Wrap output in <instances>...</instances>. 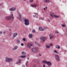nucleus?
Here are the masks:
<instances>
[{
    "mask_svg": "<svg viewBox=\"0 0 67 67\" xmlns=\"http://www.w3.org/2000/svg\"><path fill=\"white\" fill-rule=\"evenodd\" d=\"M50 16L52 17H54L55 18H59V16L58 15H55L54 13H50Z\"/></svg>",
    "mask_w": 67,
    "mask_h": 67,
    "instance_id": "obj_1",
    "label": "nucleus"
},
{
    "mask_svg": "<svg viewBox=\"0 0 67 67\" xmlns=\"http://www.w3.org/2000/svg\"><path fill=\"white\" fill-rule=\"evenodd\" d=\"M24 21L25 22V24L26 25H29V24H30V23H29V20L27 19H25L24 20Z\"/></svg>",
    "mask_w": 67,
    "mask_h": 67,
    "instance_id": "obj_2",
    "label": "nucleus"
},
{
    "mask_svg": "<svg viewBox=\"0 0 67 67\" xmlns=\"http://www.w3.org/2000/svg\"><path fill=\"white\" fill-rule=\"evenodd\" d=\"M5 60L6 62H12L13 60V59L9 58L8 57H6L5 59Z\"/></svg>",
    "mask_w": 67,
    "mask_h": 67,
    "instance_id": "obj_3",
    "label": "nucleus"
},
{
    "mask_svg": "<svg viewBox=\"0 0 67 67\" xmlns=\"http://www.w3.org/2000/svg\"><path fill=\"white\" fill-rule=\"evenodd\" d=\"M40 40H42V42H44L46 40V38L45 37H42L40 38Z\"/></svg>",
    "mask_w": 67,
    "mask_h": 67,
    "instance_id": "obj_4",
    "label": "nucleus"
},
{
    "mask_svg": "<svg viewBox=\"0 0 67 67\" xmlns=\"http://www.w3.org/2000/svg\"><path fill=\"white\" fill-rule=\"evenodd\" d=\"M55 59L57 61H59V60H60V59H59V57L58 56V55H55Z\"/></svg>",
    "mask_w": 67,
    "mask_h": 67,
    "instance_id": "obj_5",
    "label": "nucleus"
},
{
    "mask_svg": "<svg viewBox=\"0 0 67 67\" xmlns=\"http://www.w3.org/2000/svg\"><path fill=\"white\" fill-rule=\"evenodd\" d=\"M32 46V44L30 43H28L27 45V47H29V48H30L31 46Z\"/></svg>",
    "mask_w": 67,
    "mask_h": 67,
    "instance_id": "obj_6",
    "label": "nucleus"
},
{
    "mask_svg": "<svg viewBox=\"0 0 67 67\" xmlns=\"http://www.w3.org/2000/svg\"><path fill=\"white\" fill-rule=\"evenodd\" d=\"M30 6L32 7V8H36V4H31Z\"/></svg>",
    "mask_w": 67,
    "mask_h": 67,
    "instance_id": "obj_7",
    "label": "nucleus"
},
{
    "mask_svg": "<svg viewBox=\"0 0 67 67\" xmlns=\"http://www.w3.org/2000/svg\"><path fill=\"white\" fill-rule=\"evenodd\" d=\"M39 30L41 31H44V29H43L42 27L41 26H40L39 27Z\"/></svg>",
    "mask_w": 67,
    "mask_h": 67,
    "instance_id": "obj_8",
    "label": "nucleus"
},
{
    "mask_svg": "<svg viewBox=\"0 0 67 67\" xmlns=\"http://www.w3.org/2000/svg\"><path fill=\"white\" fill-rule=\"evenodd\" d=\"M5 19L7 20H10V19H11V18L10 17V16H7L6 17Z\"/></svg>",
    "mask_w": 67,
    "mask_h": 67,
    "instance_id": "obj_9",
    "label": "nucleus"
},
{
    "mask_svg": "<svg viewBox=\"0 0 67 67\" xmlns=\"http://www.w3.org/2000/svg\"><path fill=\"white\" fill-rule=\"evenodd\" d=\"M15 9V8L14 7H13L9 9L10 10V11H13Z\"/></svg>",
    "mask_w": 67,
    "mask_h": 67,
    "instance_id": "obj_10",
    "label": "nucleus"
},
{
    "mask_svg": "<svg viewBox=\"0 0 67 67\" xmlns=\"http://www.w3.org/2000/svg\"><path fill=\"white\" fill-rule=\"evenodd\" d=\"M32 51L34 52H36V49L35 48H32Z\"/></svg>",
    "mask_w": 67,
    "mask_h": 67,
    "instance_id": "obj_11",
    "label": "nucleus"
},
{
    "mask_svg": "<svg viewBox=\"0 0 67 67\" xmlns=\"http://www.w3.org/2000/svg\"><path fill=\"white\" fill-rule=\"evenodd\" d=\"M18 47L17 46H15V47H14V48H13L12 49L13 51H15V50H16L17 49H18Z\"/></svg>",
    "mask_w": 67,
    "mask_h": 67,
    "instance_id": "obj_12",
    "label": "nucleus"
},
{
    "mask_svg": "<svg viewBox=\"0 0 67 67\" xmlns=\"http://www.w3.org/2000/svg\"><path fill=\"white\" fill-rule=\"evenodd\" d=\"M47 64L49 66H51L52 65V63L50 62H48Z\"/></svg>",
    "mask_w": 67,
    "mask_h": 67,
    "instance_id": "obj_13",
    "label": "nucleus"
},
{
    "mask_svg": "<svg viewBox=\"0 0 67 67\" xmlns=\"http://www.w3.org/2000/svg\"><path fill=\"white\" fill-rule=\"evenodd\" d=\"M18 35V34L17 33H15L14 34V35L13 36V38H14V37H15L16 36V35Z\"/></svg>",
    "mask_w": 67,
    "mask_h": 67,
    "instance_id": "obj_14",
    "label": "nucleus"
},
{
    "mask_svg": "<svg viewBox=\"0 0 67 67\" xmlns=\"http://www.w3.org/2000/svg\"><path fill=\"white\" fill-rule=\"evenodd\" d=\"M49 36L50 39H52V38L54 37V35L51 34Z\"/></svg>",
    "mask_w": 67,
    "mask_h": 67,
    "instance_id": "obj_15",
    "label": "nucleus"
},
{
    "mask_svg": "<svg viewBox=\"0 0 67 67\" xmlns=\"http://www.w3.org/2000/svg\"><path fill=\"white\" fill-rule=\"evenodd\" d=\"M47 62L46 61V60H43V64H47V62Z\"/></svg>",
    "mask_w": 67,
    "mask_h": 67,
    "instance_id": "obj_16",
    "label": "nucleus"
},
{
    "mask_svg": "<svg viewBox=\"0 0 67 67\" xmlns=\"http://www.w3.org/2000/svg\"><path fill=\"white\" fill-rule=\"evenodd\" d=\"M44 1L46 3H49V0H44Z\"/></svg>",
    "mask_w": 67,
    "mask_h": 67,
    "instance_id": "obj_17",
    "label": "nucleus"
},
{
    "mask_svg": "<svg viewBox=\"0 0 67 67\" xmlns=\"http://www.w3.org/2000/svg\"><path fill=\"white\" fill-rule=\"evenodd\" d=\"M55 47L57 49H60V46H59L57 45L55 46Z\"/></svg>",
    "mask_w": 67,
    "mask_h": 67,
    "instance_id": "obj_18",
    "label": "nucleus"
},
{
    "mask_svg": "<svg viewBox=\"0 0 67 67\" xmlns=\"http://www.w3.org/2000/svg\"><path fill=\"white\" fill-rule=\"evenodd\" d=\"M11 17L12 18V19H14V17L13 16V14H12V12L11 13Z\"/></svg>",
    "mask_w": 67,
    "mask_h": 67,
    "instance_id": "obj_19",
    "label": "nucleus"
},
{
    "mask_svg": "<svg viewBox=\"0 0 67 67\" xmlns=\"http://www.w3.org/2000/svg\"><path fill=\"white\" fill-rule=\"evenodd\" d=\"M21 54H22V55H24V56H25V55H26V53H25L24 52H23L21 53Z\"/></svg>",
    "mask_w": 67,
    "mask_h": 67,
    "instance_id": "obj_20",
    "label": "nucleus"
},
{
    "mask_svg": "<svg viewBox=\"0 0 67 67\" xmlns=\"http://www.w3.org/2000/svg\"><path fill=\"white\" fill-rule=\"evenodd\" d=\"M21 59H19V61L18 62V63L19 64H20V63H21Z\"/></svg>",
    "mask_w": 67,
    "mask_h": 67,
    "instance_id": "obj_21",
    "label": "nucleus"
},
{
    "mask_svg": "<svg viewBox=\"0 0 67 67\" xmlns=\"http://www.w3.org/2000/svg\"><path fill=\"white\" fill-rule=\"evenodd\" d=\"M53 52H54V53H56V54H58V52H57V51L56 50H54L53 51Z\"/></svg>",
    "mask_w": 67,
    "mask_h": 67,
    "instance_id": "obj_22",
    "label": "nucleus"
},
{
    "mask_svg": "<svg viewBox=\"0 0 67 67\" xmlns=\"http://www.w3.org/2000/svg\"><path fill=\"white\" fill-rule=\"evenodd\" d=\"M20 57L21 58H25V56H20Z\"/></svg>",
    "mask_w": 67,
    "mask_h": 67,
    "instance_id": "obj_23",
    "label": "nucleus"
},
{
    "mask_svg": "<svg viewBox=\"0 0 67 67\" xmlns=\"http://www.w3.org/2000/svg\"><path fill=\"white\" fill-rule=\"evenodd\" d=\"M28 64H29V62L28 61H27L26 62V67H27V65Z\"/></svg>",
    "mask_w": 67,
    "mask_h": 67,
    "instance_id": "obj_24",
    "label": "nucleus"
},
{
    "mask_svg": "<svg viewBox=\"0 0 67 67\" xmlns=\"http://www.w3.org/2000/svg\"><path fill=\"white\" fill-rule=\"evenodd\" d=\"M17 43H18V44H19V43H20V40H17Z\"/></svg>",
    "mask_w": 67,
    "mask_h": 67,
    "instance_id": "obj_25",
    "label": "nucleus"
},
{
    "mask_svg": "<svg viewBox=\"0 0 67 67\" xmlns=\"http://www.w3.org/2000/svg\"><path fill=\"white\" fill-rule=\"evenodd\" d=\"M29 37H32V35L31 34H29Z\"/></svg>",
    "mask_w": 67,
    "mask_h": 67,
    "instance_id": "obj_26",
    "label": "nucleus"
},
{
    "mask_svg": "<svg viewBox=\"0 0 67 67\" xmlns=\"http://www.w3.org/2000/svg\"><path fill=\"white\" fill-rule=\"evenodd\" d=\"M32 32L33 33H34L35 32V29H33Z\"/></svg>",
    "mask_w": 67,
    "mask_h": 67,
    "instance_id": "obj_27",
    "label": "nucleus"
},
{
    "mask_svg": "<svg viewBox=\"0 0 67 67\" xmlns=\"http://www.w3.org/2000/svg\"><path fill=\"white\" fill-rule=\"evenodd\" d=\"M23 41H26V38H23Z\"/></svg>",
    "mask_w": 67,
    "mask_h": 67,
    "instance_id": "obj_28",
    "label": "nucleus"
},
{
    "mask_svg": "<svg viewBox=\"0 0 67 67\" xmlns=\"http://www.w3.org/2000/svg\"><path fill=\"white\" fill-rule=\"evenodd\" d=\"M46 47L48 48H49V47H50L49 46V45H47L46 46Z\"/></svg>",
    "mask_w": 67,
    "mask_h": 67,
    "instance_id": "obj_29",
    "label": "nucleus"
},
{
    "mask_svg": "<svg viewBox=\"0 0 67 67\" xmlns=\"http://www.w3.org/2000/svg\"><path fill=\"white\" fill-rule=\"evenodd\" d=\"M19 20H20V21H22V18L21 17H19Z\"/></svg>",
    "mask_w": 67,
    "mask_h": 67,
    "instance_id": "obj_30",
    "label": "nucleus"
},
{
    "mask_svg": "<svg viewBox=\"0 0 67 67\" xmlns=\"http://www.w3.org/2000/svg\"><path fill=\"white\" fill-rule=\"evenodd\" d=\"M37 45L38 46H41V45L39 43H37Z\"/></svg>",
    "mask_w": 67,
    "mask_h": 67,
    "instance_id": "obj_31",
    "label": "nucleus"
},
{
    "mask_svg": "<svg viewBox=\"0 0 67 67\" xmlns=\"http://www.w3.org/2000/svg\"><path fill=\"white\" fill-rule=\"evenodd\" d=\"M19 17H21V14H20V13H19Z\"/></svg>",
    "mask_w": 67,
    "mask_h": 67,
    "instance_id": "obj_32",
    "label": "nucleus"
},
{
    "mask_svg": "<svg viewBox=\"0 0 67 67\" xmlns=\"http://www.w3.org/2000/svg\"><path fill=\"white\" fill-rule=\"evenodd\" d=\"M33 0H30V2H33Z\"/></svg>",
    "mask_w": 67,
    "mask_h": 67,
    "instance_id": "obj_33",
    "label": "nucleus"
},
{
    "mask_svg": "<svg viewBox=\"0 0 67 67\" xmlns=\"http://www.w3.org/2000/svg\"><path fill=\"white\" fill-rule=\"evenodd\" d=\"M33 67H37V66L36 65H33Z\"/></svg>",
    "mask_w": 67,
    "mask_h": 67,
    "instance_id": "obj_34",
    "label": "nucleus"
},
{
    "mask_svg": "<svg viewBox=\"0 0 67 67\" xmlns=\"http://www.w3.org/2000/svg\"><path fill=\"white\" fill-rule=\"evenodd\" d=\"M56 33H57V34H59V32H58V31H57L56 32Z\"/></svg>",
    "mask_w": 67,
    "mask_h": 67,
    "instance_id": "obj_35",
    "label": "nucleus"
},
{
    "mask_svg": "<svg viewBox=\"0 0 67 67\" xmlns=\"http://www.w3.org/2000/svg\"><path fill=\"white\" fill-rule=\"evenodd\" d=\"M62 26H63V27H65V25L64 24H62Z\"/></svg>",
    "mask_w": 67,
    "mask_h": 67,
    "instance_id": "obj_36",
    "label": "nucleus"
},
{
    "mask_svg": "<svg viewBox=\"0 0 67 67\" xmlns=\"http://www.w3.org/2000/svg\"><path fill=\"white\" fill-rule=\"evenodd\" d=\"M50 46H52V45H53V44L51 43L50 44H49Z\"/></svg>",
    "mask_w": 67,
    "mask_h": 67,
    "instance_id": "obj_37",
    "label": "nucleus"
},
{
    "mask_svg": "<svg viewBox=\"0 0 67 67\" xmlns=\"http://www.w3.org/2000/svg\"><path fill=\"white\" fill-rule=\"evenodd\" d=\"M22 67H25V65H23L22 66Z\"/></svg>",
    "mask_w": 67,
    "mask_h": 67,
    "instance_id": "obj_38",
    "label": "nucleus"
},
{
    "mask_svg": "<svg viewBox=\"0 0 67 67\" xmlns=\"http://www.w3.org/2000/svg\"><path fill=\"white\" fill-rule=\"evenodd\" d=\"M43 67H45V64H43Z\"/></svg>",
    "mask_w": 67,
    "mask_h": 67,
    "instance_id": "obj_39",
    "label": "nucleus"
},
{
    "mask_svg": "<svg viewBox=\"0 0 67 67\" xmlns=\"http://www.w3.org/2000/svg\"><path fill=\"white\" fill-rule=\"evenodd\" d=\"M21 46H23V45H24V44H23V43H22L21 44Z\"/></svg>",
    "mask_w": 67,
    "mask_h": 67,
    "instance_id": "obj_40",
    "label": "nucleus"
},
{
    "mask_svg": "<svg viewBox=\"0 0 67 67\" xmlns=\"http://www.w3.org/2000/svg\"><path fill=\"white\" fill-rule=\"evenodd\" d=\"M38 55L40 56H41V54H38Z\"/></svg>",
    "mask_w": 67,
    "mask_h": 67,
    "instance_id": "obj_41",
    "label": "nucleus"
},
{
    "mask_svg": "<svg viewBox=\"0 0 67 67\" xmlns=\"http://www.w3.org/2000/svg\"><path fill=\"white\" fill-rule=\"evenodd\" d=\"M6 33V32L5 31H4V32H3L4 34H5Z\"/></svg>",
    "mask_w": 67,
    "mask_h": 67,
    "instance_id": "obj_42",
    "label": "nucleus"
},
{
    "mask_svg": "<svg viewBox=\"0 0 67 67\" xmlns=\"http://www.w3.org/2000/svg\"><path fill=\"white\" fill-rule=\"evenodd\" d=\"M35 16H36V15H33V17H35Z\"/></svg>",
    "mask_w": 67,
    "mask_h": 67,
    "instance_id": "obj_43",
    "label": "nucleus"
},
{
    "mask_svg": "<svg viewBox=\"0 0 67 67\" xmlns=\"http://www.w3.org/2000/svg\"><path fill=\"white\" fill-rule=\"evenodd\" d=\"M2 34V32H1V31H0V34Z\"/></svg>",
    "mask_w": 67,
    "mask_h": 67,
    "instance_id": "obj_44",
    "label": "nucleus"
},
{
    "mask_svg": "<svg viewBox=\"0 0 67 67\" xmlns=\"http://www.w3.org/2000/svg\"><path fill=\"white\" fill-rule=\"evenodd\" d=\"M43 9H44V10H45V8H43Z\"/></svg>",
    "mask_w": 67,
    "mask_h": 67,
    "instance_id": "obj_45",
    "label": "nucleus"
},
{
    "mask_svg": "<svg viewBox=\"0 0 67 67\" xmlns=\"http://www.w3.org/2000/svg\"><path fill=\"white\" fill-rule=\"evenodd\" d=\"M48 22H50V20H49L48 21Z\"/></svg>",
    "mask_w": 67,
    "mask_h": 67,
    "instance_id": "obj_46",
    "label": "nucleus"
},
{
    "mask_svg": "<svg viewBox=\"0 0 67 67\" xmlns=\"http://www.w3.org/2000/svg\"><path fill=\"white\" fill-rule=\"evenodd\" d=\"M35 14H36V15H37V14L36 13Z\"/></svg>",
    "mask_w": 67,
    "mask_h": 67,
    "instance_id": "obj_47",
    "label": "nucleus"
},
{
    "mask_svg": "<svg viewBox=\"0 0 67 67\" xmlns=\"http://www.w3.org/2000/svg\"><path fill=\"white\" fill-rule=\"evenodd\" d=\"M46 8H47V7H46Z\"/></svg>",
    "mask_w": 67,
    "mask_h": 67,
    "instance_id": "obj_48",
    "label": "nucleus"
},
{
    "mask_svg": "<svg viewBox=\"0 0 67 67\" xmlns=\"http://www.w3.org/2000/svg\"><path fill=\"white\" fill-rule=\"evenodd\" d=\"M27 59H29V58H27Z\"/></svg>",
    "mask_w": 67,
    "mask_h": 67,
    "instance_id": "obj_49",
    "label": "nucleus"
},
{
    "mask_svg": "<svg viewBox=\"0 0 67 67\" xmlns=\"http://www.w3.org/2000/svg\"><path fill=\"white\" fill-rule=\"evenodd\" d=\"M24 0V1H26V0Z\"/></svg>",
    "mask_w": 67,
    "mask_h": 67,
    "instance_id": "obj_50",
    "label": "nucleus"
},
{
    "mask_svg": "<svg viewBox=\"0 0 67 67\" xmlns=\"http://www.w3.org/2000/svg\"><path fill=\"white\" fill-rule=\"evenodd\" d=\"M40 19H41V18H40Z\"/></svg>",
    "mask_w": 67,
    "mask_h": 67,
    "instance_id": "obj_51",
    "label": "nucleus"
}]
</instances>
